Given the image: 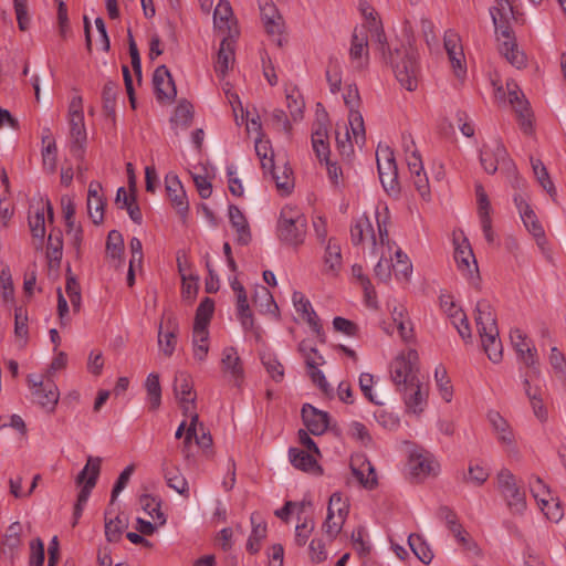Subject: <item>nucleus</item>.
<instances>
[{
    "instance_id": "35",
    "label": "nucleus",
    "mask_w": 566,
    "mask_h": 566,
    "mask_svg": "<svg viewBox=\"0 0 566 566\" xmlns=\"http://www.w3.org/2000/svg\"><path fill=\"white\" fill-rule=\"evenodd\" d=\"M63 251V238L61 230H52L49 234L46 258L51 268L60 266Z\"/></svg>"
},
{
    "instance_id": "30",
    "label": "nucleus",
    "mask_w": 566,
    "mask_h": 566,
    "mask_svg": "<svg viewBox=\"0 0 566 566\" xmlns=\"http://www.w3.org/2000/svg\"><path fill=\"white\" fill-rule=\"evenodd\" d=\"M438 515L446 522L447 527L454 535L458 542L461 545H467V536H469V533L458 522L455 512L449 506H441L439 509Z\"/></svg>"
},
{
    "instance_id": "64",
    "label": "nucleus",
    "mask_w": 566,
    "mask_h": 566,
    "mask_svg": "<svg viewBox=\"0 0 566 566\" xmlns=\"http://www.w3.org/2000/svg\"><path fill=\"white\" fill-rule=\"evenodd\" d=\"M45 559L44 543L41 538H34L30 543L29 566H43Z\"/></svg>"
},
{
    "instance_id": "10",
    "label": "nucleus",
    "mask_w": 566,
    "mask_h": 566,
    "mask_svg": "<svg viewBox=\"0 0 566 566\" xmlns=\"http://www.w3.org/2000/svg\"><path fill=\"white\" fill-rule=\"evenodd\" d=\"M350 470L363 488L374 490L377 486L378 480L375 468L366 454L358 453L353 455L350 458Z\"/></svg>"
},
{
    "instance_id": "40",
    "label": "nucleus",
    "mask_w": 566,
    "mask_h": 566,
    "mask_svg": "<svg viewBox=\"0 0 566 566\" xmlns=\"http://www.w3.org/2000/svg\"><path fill=\"white\" fill-rule=\"evenodd\" d=\"M324 262L326 272L332 275H336L342 266L340 247L334 239L328 240Z\"/></svg>"
},
{
    "instance_id": "52",
    "label": "nucleus",
    "mask_w": 566,
    "mask_h": 566,
    "mask_svg": "<svg viewBox=\"0 0 566 566\" xmlns=\"http://www.w3.org/2000/svg\"><path fill=\"white\" fill-rule=\"evenodd\" d=\"M262 364L273 380L280 382L284 378V366L272 354H264L261 357Z\"/></svg>"
},
{
    "instance_id": "25",
    "label": "nucleus",
    "mask_w": 566,
    "mask_h": 566,
    "mask_svg": "<svg viewBox=\"0 0 566 566\" xmlns=\"http://www.w3.org/2000/svg\"><path fill=\"white\" fill-rule=\"evenodd\" d=\"M71 126V137L73 139L71 151L77 158H83L84 156V144L86 142V130L84 126V116L83 115H73L70 118Z\"/></svg>"
},
{
    "instance_id": "49",
    "label": "nucleus",
    "mask_w": 566,
    "mask_h": 566,
    "mask_svg": "<svg viewBox=\"0 0 566 566\" xmlns=\"http://www.w3.org/2000/svg\"><path fill=\"white\" fill-rule=\"evenodd\" d=\"M395 258H396V262L390 265L395 272L396 279L409 281L410 275L412 273V264L409 261L407 254H405L401 250H398L395 253Z\"/></svg>"
},
{
    "instance_id": "4",
    "label": "nucleus",
    "mask_w": 566,
    "mask_h": 566,
    "mask_svg": "<svg viewBox=\"0 0 566 566\" xmlns=\"http://www.w3.org/2000/svg\"><path fill=\"white\" fill-rule=\"evenodd\" d=\"M497 486L511 513L522 515L526 510V495L515 475L510 470L502 469L497 474Z\"/></svg>"
},
{
    "instance_id": "13",
    "label": "nucleus",
    "mask_w": 566,
    "mask_h": 566,
    "mask_svg": "<svg viewBox=\"0 0 566 566\" xmlns=\"http://www.w3.org/2000/svg\"><path fill=\"white\" fill-rule=\"evenodd\" d=\"M167 196L171 206L176 209L181 219H186L189 211V202L181 181L178 176L168 174L165 178Z\"/></svg>"
},
{
    "instance_id": "63",
    "label": "nucleus",
    "mask_w": 566,
    "mask_h": 566,
    "mask_svg": "<svg viewBox=\"0 0 566 566\" xmlns=\"http://www.w3.org/2000/svg\"><path fill=\"white\" fill-rule=\"evenodd\" d=\"M326 80L329 84V88L332 93H336L340 88L342 76L340 70L337 60H329L327 70H326Z\"/></svg>"
},
{
    "instance_id": "2",
    "label": "nucleus",
    "mask_w": 566,
    "mask_h": 566,
    "mask_svg": "<svg viewBox=\"0 0 566 566\" xmlns=\"http://www.w3.org/2000/svg\"><path fill=\"white\" fill-rule=\"evenodd\" d=\"M387 63L390 64L398 82L407 91H415L418 86L419 65L418 53L409 46L396 48L389 51Z\"/></svg>"
},
{
    "instance_id": "54",
    "label": "nucleus",
    "mask_w": 566,
    "mask_h": 566,
    "mask_svg": "<svg viewBox=\"0 0 566 566\" xmlns=\"http://www.w3.org/2000/svg\"><path fill=\"white\" fill-rule=\"evenodd\" d=\"M434 379L437 386L439 387L441 397L447 401H451L452 399V386L451 381L448 377L447 369L443 366H438L434 370Z\"/></svg>"
},
{
    "instance_id": "23",
    "label": "nucleus",
    "mask_w": 566,
    "mask_h": 566,
    "mask_svg": "<svg viewBox=\"0 0 566 566\" xmlns=\"http://www.w3.org/2000/svg\"><path fill=\"white\" fill-rule=\"evenodd\" d=\"M252 531L247 542V551L250 554H256L261 549V543L266 537L268 526L262 515L258 512L250 517Z\"/></svg>"
},
{
    "instance_id": "9",
    "label": "nucleus",
    "mask_w": 566,
    "mask_h": 566,
    "mask_svg": "<svg viewBox=\"0 0 566 566\" xmlns=\"http://www.w3.org/2000/svg\"><path fill=\"white\" fill-rule=\"evenodd\" d=\"M398 391L402 395L408 411L420 415L424 410L428 401L429 388L420 379L410 382V385L402 389H398Z\"/></svg>"
},
{
    "instance_id": "20",
    "label": "nucleus",
    "mask_w": 566,
    "mask_h": 566,
    "mask_svg": "<svg viewBox=\"0 0 566 566\" xmlns=\"http://www.w3.org/2000/svg\"><path fill=\"white\" fill-rule=\"evenodd\" d=\"M443 42L452 67L457 75L460 76V74L465 72L463 67L464 54L460 45V38L453 30H448L444 33Z\"/></svg>"
},
{
    "instance_id": "26",
    "label": "nucleus",
    "mask_w": 566,
    "mask_h": 566,
    "mask_svg": "<svg viewBox=\"0 0 566 566\" xmlns=\"http://www.w3.org/2000/svg\"><path fill=\"white\" fill-rule=\"evenodd\" d=\"M349 55L353 61H359V66L363 65L361 59L368 57V30L365 25L354 29Z\"/></svg>"
},
{
    "instance_id": "48",
    "label": "nucleus",
    "mask_w": 566,
    "mask_h": 566,
    "mask_svg": "<svg viewBox=\"0 0 566 566\" xmlns=\"http://www.w3.org/2000/svg\"><path fill=\"white\" fill-rule=\"evenodd\" d=\"M233 17L231 4L228 0H220L213 12L214 25L219 29L230 30V20Z\"/></svg>"
},
{
    "instance_id": "34",
    "label": "nucleus",
    "mask_w": 566,
    "mask_h": 566,
    "mask_svg": "<svg viewBox=\"0 0 566 566\" xmlns=\"http://www.w3.org/2000/svg\"><path fill=\"white\" fill-rule=\"evenodd\" d=\"M289 458L293 467L303 471L321 470L314 454L297 448H290Z\"/></svg>"
},
{
    "instance_id": "21",
    "label": "nucleus",
    "mask_w": 566,
    "mask_h": 566,
    "mask_svg": "<svg viewBox=\"0 0 566 566\" xmlns=\"http://www.w3.org/2000/svg\"><path fill=\"white\" fill-rule=\"evenodd\" d=\"M507 157L504 145L496 140L493 147L484 146L480 153V161L488 174H494L501 160Z\"/></svg>"
},
{
    "instance_id": "15",
    "label": "nucleus",
    "mask_w": 566,
    "mask_h": 566,
    "mask_svg": "<svg viewBox=\"0 0 566 566\" xmlns=\"http://www.w3.org/2000/svg\"><path fill=\"white\" fill-rule=\"evenodd\" d=\"M302 419L307 430L314 436L323 434L329 427V415L310 403L302 407Z\"/></svg>"
},
{
    "instance_id": "33",
    "label": "nucleus",
    "mask_w": 566,
    "mask_h": 566,
    "mask_svg": "<svg viewBox=\"0 0 566 566\" xmlns=\"http://www.w3.org/2000/svg\"><path fill=\"white\" fill-rule=\"evenodd\" d=\"M410 472L415 476H427L434 471V461L428 453L412 452L409 458Z\"/></svg>"
},
{
    "instance_id": "61",
    "label": "nucleus",
    "mask_w": 566,
    "mask_h": 566,
    "mask_svg": "<svg viewBox=\"0 0 566 566\" xmlns=\"http://www.w3.org/2000/svg\"><path fill=\"white\" fill-rule=\"evenodd\" d=\"M287 108L294 120L302 118L304 101L297 91L286 94Z\"/></svg>"
},
{
    "instance_id": "1",
    "label": "nucleus",
    "mask_w": 566,
    "mask_h": 566,
    "mask_svg": "<svg viewBox=\"0 0 566 566\" xmlns=\"http://www.w3.org/2000/svg\"><path fill=\"white\" fill-rule=\"evenodd\" d=\"M496 6L490 9L499 41V51L509 63L521 69L525 66V54L518 50L514 32L507 21L509 13L513 14V7L509 0H495Z\"/></svg>"
},
{
    "instance_id": "50",
    "label": "nucleus",
    "mask_w": 566,
    "mask_h": 566,
    "mask_svg": "<svg viewBox=\"0 0 566 566\" xmlns=\"http://www.w3.org/2000/svg\"><path fill=\"white\" fill-rule=\"evenodd\" d=\"M352 273H353V276L359 281V283L364 290V294H365L367 304L370 306L374 305L376 303V291L370 282V280L368 279V276H366L364 274L363 266L359 264H354L352 266Z\"/></svg>"
},
{
    "instance_id": "28",
    "label": "nucleus",
    "mask_w": 566,
    "mask_h": 566,
    "mask_svg": "<svg viewBox=\"0 0 566 566\" xmlns=\"http://www.w3.org/2000/svg\"><path fill=\"white\" fill-rule=\"evenodd\" d=\"M234 61L233 40L230 36L224 38L217 54L214 71L222 77L228 73L231 64Z\"/></svg>"
},
{
    "instance_id": "57",
    "label": "nucleus",
    "mask_w": 566,
    "mask_h": 566,
    "mask_svg": "<svg viewBox=\"0 0 566 566\" xmlns=\"http://www.w3.org/2000/svg\"><path fill=\"white\" fill-rule=\"evenodd\" d=\"M124 253V240L117 230L109 231L106 240V254L119 259Z\"/></svg>"
},
{
    "instance_id": "58",
    "label": "nucleus",
    "mask_w": 566,
    "mask_h": 566,
    "mask_svg": "<svg viewBox=\"0 0 566 566\" xmlns=\"http://www.w3.org/2000/svg\"><path fill=\"white\" fill-rule=\"evenodd\" d=\"M327 513L329 514H336L340 517H347L349 513V504L346 499L342 496L340 493L336 492L333 493L329 497L328 506H327Z\"/></svg>"
},
{
    "instance_id": "3",
    "label": "nucleus",
    "mask_w": 566,
    "mask_h": 566,
    "mask_svg": "<svg viewBox=\"0 0 566 566\" xmlns=\"http://www.w3.org/2000/svg\"><path fill=\"white\" fill-rule=\"evenodd\" d=\"M307 229V219L297 209L284 207L281 210L277 235L279 239L291 245H300L304 242Z\"/></svg>"
},
{
    "instance_id": "5",
    "label": "nucleus",
    "mask_w": 566,
    "mask_h": 566,
    "mask_svg": "<svg viewBox=\"0 0 566 566\" xmlns=\"http://www.w3.org/2000/svg\"><path fill=\"white\" fill-rule=\"evenodd\" d=\"M419 355L416 349H409L406 354L399 355L390 365L391 380L398 389L410 385L419 379Z\"/></svg>"
},
{
    "instance_id": "39",
    "label": "nucleus",
    "mask_w": 566,
    "mask_h": 566,
    "mask_svg": "<svg viewBox=\"0 0 566 566\" xmlns=\"http://www.w3.org/2000/svg\"><path fill=\"white\" fill-rule=\"evenodd\" d=\"M366 235H370L374 243L376 238L371 222L366 216L358 218L350 228V240L352 243L358 245L363 243Z\"/></svg>"
},
{
    "instance_id": "14",
    "label": "nucleus",
    "mask_w": 566,
    "mask_h": 566,
    "mask_svg": "<svg viewBox=\"0 0 566 566\" xmlns=\"http://www.w3.org/2000/svg\"><path fill=\"white\" fill-rule=\"evenodd\" d=\"M514 202L518 209L522 221L530 233L535 238L537 244L543 247L546 242L545 231L539 223L535 212L527 202L517 195L514 197Z\"/></svg>"
},
{
    "instance_id": "38",
    "label": "nucleus",
    "mask_w": 566,
    "mask_h": 566,
    "mask_svg": "<svg viewBox=\"0 0 566 566\" xmlns=\"http://www.w3.org/2000/svg\"><path fill=\"white\" fill-rule=\"evenodd\" d=\"M482 340V346L488 355L489 359L493 363H499L502 359L503 347L501 339L499 338V331L493 333H485L480 335Z\"/></svg>"
},
{
    "instance_id": "59",
    "label": "nucleus",
    "mask_w": 566,
    "mask_h": 566,
    "mask_svg": "<svg viewBox=\"0 0 566 566\" xmlns=\"http://www.w3.org/2000/svg\"><path fill=\"white\" fill-rule=\"evenodd\" d=\"M347 517L327 513L326 520L323 524V530L329 539L336 538L342 531V527Z\"/></svg>"
},
{
    "instance_id": "18",
    "label": "nucleus",
    "mask_w": 566,
    "mask_h": 566,
    "mask_svg": "<svg viewBox=\"0 0 566 566\" xmlns=\"http://www.w3.org/2000/svg\"><path fill=\"white\" fill-rule=\"evenodd\" d=\"M221 370L229 376L235 386H240L243 380V366L241 358L234 347H226L222 352Z\"/></svg>"
},
{
    "instance_id": "56",
    "label": "nucleus",
    "mask_w": 566,
    "mask_h": 566,
    "mask_svg": "<svg viewBox=\"0 0 566 566\" xmlns=\"http://www.w3.org/2000/svg\"><path fill=\"white\" fill-rule=\"evenodd\" d=\"M193 117V106L186 99L180 101L175 108L172 120L184 127H188Z\"/></svg>"
},
{
    "instance_id": "6",
    "label": "nucleus",
    "mask_w": 566,
    "mask_h": 566,
    "mask_svg": "<svg viewBox=\"0 0 566 566\" xmlns=\"http://www.w3.org/2000/svg\"><path fill=\"white\" fill-rule=\"evenodd\" d=\"M376 159L379 179L384 189L388 193H398V169L392 150L388 146L379 147L376 153Z\"/></svg>"
},
{
    "instance_id": "43",
    "label": "nucleus",
    "mask_w": 566,
    "mask_h": 566,
    "mask_svg": "<svg viewBox=\"0 0 566 566\" xmlns=\"http://www.w3.org/2000/svg\"><path fill=\"white\" fill-rule=\"evenodd\" d=\"M118 90L119 86L116 82L108 81L107 83H105L102 91L104 114L112 119L115 118V105Z\"/></svg>"
},
{
    "instance_id": "16",
    "label": "nucleus",
    "mask_w": 566,
    "mask_h": 566,
    "mask_svg": "<svg viewBox=\"0 0 566 566\" xmlns=\"http://www.w3.org/2000/svg\"><path fill=\"white\" fill-rule=\"evenodd\" d=\"M179 327L175 316L168 315L165 325L161 322L158 329V345L166 357H170L177 344Z\"/></svg>"
},
{
    "instance_id": "42",
    "label": "nucleus",
    "mask_w": 566,
    "mask_h": 566,
    "mask_svg": "<svg viewBox=\"0 0 566 566\" xmlns=\"http://www.w3.org/2000/svg\"><path fill=\"white\" fill-rule=\"evenodd\" d=\"M139 502L143 510L151 518L157 521L158 526H163L166 524V515L160 510L161 502L158 497L153 496L150 494H143L139 499Z\"/></svg>"
},
{
    "instance_id": "32",
    "label": "nucleus",
    "mask_w": 566,
    "mask_h": 566,
    "mask_svg": "<svg viewBox=\"0 0 566 566\" xmlns=\"http://www.w3.org/2000/svg\"><path fill=\"white\" fill-rule=\"evenodd\" d=\"M174 390L179 401L195 402L197 395L189 374L179 371L176 375Z\"/></svg>"
},
{
    "instance_id": "41",
    "label": "nucleus",
    "mask_w": 566,
    "mask_h": 566,
    "mask_svg": "<svg viewBox=\"0 0 566 566\" xmlns=\"http://www.w3.org/2000/svg\"><path fill=\"white\" fill-rule=\"evenodd\" d=\"M113 513L114 510L108 505L105 511V536L108 542L117 543L122 537L125 524L123 523L119 515L111 518L109 516L113 515Z\"/></svg>"
},
{
    "instance_id": "11",
    "label": "nucleus",
    "mask_w": 566,
    "mask_h": 566,
    "mask_svg": "<svg viewBox=\"0 0 566 566\" xmlns=\"http://www.w3.org/2000/svg\"><path fill=\"white\" fill-rule=\"evenodd\" d=\"M153 85L158 102L171 103L175 101L177 90L172 76L166 65L158 66L153 74Z\"/></svg>"
},
{
    "instance_id": "19",
    "label": "nucleus",
    "mask_w": 566,
    "mask_h": 566,
    "mask_svg": "<svg viewBox=\"0 0 566 566\" xmlns=\"http://www.w3.org/2000/svg\"><path fill=\"white\" fill-rule=\"evenodd\" d=\"M475 322L480 335L485 333L495 334V332L499 331L496 324V314L489 301H479L475 306Z\"/></svg>"
},
{
    "instance_id": "47",
    "label": "nucleus",
    "mask_w": 566,
    "mask_h": 566,
    "mask_svg": "<svg viewBox=\"0 0 566 566\" xmlns=\"http://www.w3.org/2000/svg\"><path fill=\"white\" fill-rule=\"evenodd\" d=\"M530 161L537 181L549 193V196L553 197L556 193V190L543 161L533 157L530 158Z\"/></svg>"
},
{
    "instance_id": "31",
    "label": "nucleus",
    "mask_w": 566,
    "mask_h": 566,
    "mask_svg": "<svg viewBox=\"0 0 566 566\" xmlns=\"http://www.w3.org/2000/svg\"><path fill=\"white\" fill-rule=\"evenodd\" d=\"M489 421L497 436L499 442L511 446L514 442V434L509 422L497 411H490Z\"/></svg>"
},
{
    "instance_id": "36",
    "label": "nucleus",
    "mask_w": 566,
    "mask_h": 566,
    "mask_svg": "<svg viewBox=\"0 0 566 566\" xmlns=\"http://www.w3.org/2000/svg\"><path fill=\"white\" fill-rule=\"evenodd\" d=\"M532 378L533 377H525V379H524L525 394L530 400V403L532 406L535 417L539 421L545 422L548 417L547 409L544 406L543 398L541 395V389L539 388H535L534 390L532 389V387L530 385V379H532Z\"/></svg>"
},
{
    "instance_id": "27",
    "label": "nucleus",
    "mask_w": 566,
    "mask_h": 566,
    "mask_svg": "<svg viewBox=\"0 0 566 566\" xmlns=\"http://www.w3.org/2000/svg\"><path fill=\"white\" fill-rule=\"evenodd\" d=\"M34 400L42 408H46L48 410H53L55 405L59 401V390L57 387L53 382H39V388L32 391Z\"/></svg>"
},
{
    "instance_id": "7",
    "label": "nucleus",
    "mask_w": 566,
    "mask_h": 566,
    "mask_svg": "<svg viewBox=\"0 0 566 566\" xmlns=\"http://www.w3.org/2000/svg\"><path fill=\"white\" fill-rule=\"evenodd\" d=\"M511 343L518 355V358L528 368L526 377H539L541 369L536 356V348L526 339V335L518 328L510 334Z\"/></svg>"
},
{
    "instance_id": "46",
    "label": "nucleus",
    "mask_w": 566,
    "mask_h": 566,
    "mask_svg": "<svg viewBox=\"0 0 566 566\" xmlns=\"http://www.w3.org/2000/svg\"><path fill=\"white\" fill-rule=\"evenodd\" d=\"M145 388L150 403V409H158L161 403V386L159 382V375L156 373L149 374L145 382Z\"/></svg>"
},
{
    "instance_id": "17",
    "label": "nucleus",
    "mask_w": 566,
    "mask_h": 566,
    "mask_svg": "<svg viewBox=\"0 0 566 566\" xmlns=\"http://www.w3.org/2000/svg\"><path fill=\"white\" fill-rule=\"evenodd\" d=\"M45 209L48 211L49 220L52 222L54 218V211L50 200H46V202L43 203L41 208H38L33 216H29V227L36 249L42 247L45 235Z\"/></svg>"
},
{
    "instance_id": "12",
    "label": "nucleus",
    "mask_w": 566,
    "mask_h": 566,
    "mask_svg": "<svg viewBox=\"0 0 566 566\" xmlns=\"http://www.w3.org/2000/svg\"><path fill=\"white\" fill-rule=\"evenodd\" d=\"M231 287L237 295V315L244 331H251L256 338L260 337L258 329L254 328V318L248 303V296L244 286L237 277L231 282Z\"/></svg>"
},
{
    "instance_id": "45",
    "label": "nucleus",
    "mask_w": 566,
    "mask_h": 566,
    "mask_svg": "<svg viewBox=\"0 0 566 566\" xmlns=\"http://www.w3.org/2000/svg\"><path fill=\"white\" fill-rule=\"evenodd\" d=\"M164 476L167 485L185 497H189L188 482L177 468L169 470L164 468Z\"/></svg>"
},
{
    "instance_id": "62",
    "label": "nucleus",
    "mask_w": 566,
    "mask_h": 566,
    "mask_svg": "<svg viewBox=\"0 0 566 566\" xmlns=\"http://www.w3.org/2000/svg\"><path fill=\"white\" fill-rule=\"evenodd\" d=\"M531 493L533 494L534 499L541 504L542 511L545 510V506H548L549 499L546 497L549 496V491L547 486L544 484L542 479L536 478L533 483L530 484Z\"/></svg>"
},
{
    "instance_id": "8",
    "label": "nucleus",
    "mask_w": 566,
    "mask_h": 566,
    "mask_svg": "<svg viewBox=\"0 0 566 566\" xmlns=\"http://www.w3.org/2000/svg\"><path fill=\"white\" fill-rule=\"evenodd\" d=\"M101 458L88 457L86 465L76 476V483L83 484L81 491L77 494V501L75 504L84 506L88 500V496L96 485L99 471H101Z\"/></svg>"
},
{
    "instance_id": "51",
    "label": "nucleus",
    "mask_w": 566,
    "mask_h": 566,
    "mask_svg": "<svg viewBox=\"0 0 566 566\" xmlns=\"http://www.w3.org/2000/svg\"><path fill=\"white\" fill-rule=\"evenodd\" d=\"M324 364V359L317 361L315 358H307L306 367L308 368V375L314 384H316L324 394L332 391L328 381L324 374L318 369V365Z\"/></svg>"
},
{
    "instance_id": "53",
    "label": "nucleus",
    "mask_w": 566,
    "mask_h": 566,
    "mask_svg": "<svg viewBox=\"0 0 566 566\" xmlns=\"http://www.w3.org/2000/svg\"><path fill=\"white\" fill-rule=\"evenodd\" d=\"M549 364L554 370L555 376L566 384V358L565 355L557 348L553 347L548 357Z\"/></svg>"
},
{
    "instance_id": "37",
    "label": "nucleus",
    "mask_w": 566,
    "mask_h": 566,
    "mask_svg": "<svg viewBox=\"0 0 566 566\" xmlns=\"http://www.w3.org/2000/svg\"><path fill=\"white\" fill-rule=\"evenodd\" d=\"M511 105L516 114L520 127L523 130V133L526 135H532L534 132L533 113L531 111L530 103L525 99V97H523L518 99L515 104Z\"/></svg>"
},
{
    "instance_id": "55",
    "label": "nucleus",
    "mask_w": 566,
    "mask_h": 566,
    "mask_svg": "<svg viewBox=\"0 0 566 566\" xmlns=\"http://www.w3.org/2000/svg\"><path fill=\"white\" fill-rule=\"evenodd\" d=\"M348 122L356 144L363 145L365 143L366 136L364 118L360 112L350 109Z\"/></svg>"
},
{
    "instance_id": "22",
    "label": "nucleus",
    "mask_w": 566,
    "mask_h": 566,
    "mask_svg": "<svg viewBox=\"0 0 566 566\" xmlns=\"http://www.w3.org/2000/svg\"><path fill=\"white\" fill-rule=\"evenodd\" d=\"M455 243L454 249V260L458 264L459 270L472 274L473 272H478V264L474 258L472 248L467 238H463L461 242Z\"/></svg>"
},
{
    "instance_id": "60",
    "label": "nucleus",
    "mask_w": 566,
    "mask_h": 566,
    "mask_svg": "<svg viewBox=\"0 0 566 566\" xmlns=\"http://www.w3.org/2000/svg\"><path fill=\"white\" fill-rule=\"evenodd\" d=\"M23 527L20 522H13L7 530L3 536V545L13 549L19 547L21 543V534Z\"/></svg>"
},
{
    "instance_id": "24",
    "label": "nucleus",
    "mask_w": 566,
    "mask_h": 566,
    "mask_svg": "<svg viewBox=\"0 0 566 566\" xmlns=\"http://www.w3.org/2000/svg\"><path fill=\"white\" fill-rule=\"evenodd\" d=\"M214 311V302L210 297H205L196 311L193 331L197 336L202 338L209 335L208 325Z\"/></svg>"
},
{
    "instance_id": "44",
    "label": "nucleus",
    "mask_w": 566,
    "mask_h": 566,
    "mask_svg": "<svg viewBox=\"0 0 566 566\" xmlns=\"http://www.w3.org/2000/svg\"><path fill=\"white\" fill-rule=\"evenodd\" d=\"M408 544L413 554L424 564H429L432 558L433 554L430 549L428 543L424 541V538L419 534H410L408 537Z\"/></svg>"
},
{
    "instance_id": "29",
    "label": "nucleus",
    "mask_w": 566,
    "mask_h": 566,
    "mask_svg": "<svg viewBox=\"0 0 566 566\" xmlns=\"http://www.w3.org/2000/svg\"><path fill=\"white\" fill-rule=\"evenodd\" d=\"M229 219L238 233V243L247 245L251 241L249 223L242 211L234 205L229 206Z\"/></svg>"
}]
</instances>
